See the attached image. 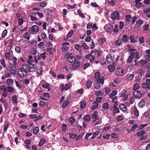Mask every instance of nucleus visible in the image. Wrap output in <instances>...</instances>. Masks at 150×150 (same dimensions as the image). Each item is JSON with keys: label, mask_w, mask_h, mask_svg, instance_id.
<instances>
[{"label": "nucleus", "mask_w": 150, "mask_h": 150, "mask_svg": "<svg viewBox=\"0 0 150 150\" xmlns=\"http://www.w3.org/2000/svg\"><path fill=\"white\" fill-rule=\"evenodd\" d=\"M35 71V66L32 64H23L20 67L18 71V75L21 77H25L27 76L28 73L30 72Z\"/></svg>", "instance_id": "f257e3e1"}, {"label": "nucleus", "mask_w": 150, "mask_h": 150, "mask_svg": "<svg viewBox=\"0 0 150 150\" xmlns=\"http://www.w3.org/2000/svg\"><path fill=\"white\" fill-rule=\"evenodd\" d=\"M39 30V27L37 25H34L30 27L28 31L31 32L33 34H36L38 32Z\"/></svg>", "instance_id": "f03ea898"}, {"label": "nucleus", "mask_w": 150, "mask_h": 150, "mask_svg": "<svg viewBox=\"0 0 150 150\" xmlns=\"http://www.w3.org/2000/svg\"><path fill=\"white\" fill-rule=\"evenodd\" d=\"M142 87L144 89H150V79H146L145 83L142 84Z\"/></svg>", "instance_id": "7ed1b4c3"}, {"label": "nucleus", "mask_w": 150, "mask_h": 150, "mask_svg": "<svg viewBox=\"0 0 150 150\" xmlns=\"http://www.w3.org/2000/svg\"><path fill=\"white\" fill-rule=\"evenodd\" d=\"M113 26L110 24H108L106 25L104 28L105 30L108 33H111L112 31Z\"/></svg>", "instance_id": "20e7f679"}, {"label": "nucleus", "mask_w": 150, "mask_h": 150, "mask_svg": "<svg viewBox=\"0 0 150 150\" xmlns=\"http://www.w3.org/2000/svg\"><path fill=\"white\" fill-rule=\"evenodd\" d=\"M135 53L134 52H130V55L128 57L127 59L126 60V62L127 64H130L133 61V59L135 56Z\"/></svg>", "instance_id": "39448f33"}, {"label": "nucleus", "mask_w": 150, "mask_h": 150, "mask_svg": "<svg viewBox=\"0 0 150 150\" xmlns=\"http://www.w3.org/2000/svg\"><path fill=\"white\" fill-rule=\"evenodd\" d=\"M119 13L116 11L113 12L111 15V18L113 20H118L119 19Z\"/></svg>", "instance_id": "423d86ee"}, {"label": "nucleus", "mask_w": 150, "mask_h": 150, "mask_svg": "<svg viewBox=\"0 0 150 150\" xmlns=\"http://www.w3.org/2000/svg\"><path fill=\"white\" fill-rule=\"evenodd\" d=\"M124 70L122 68H118L115 71L116 74L118 76H121L123 75Z\"/></svg>", "instance_id": "0eeeda50"}, {"label": "nucleus", "mask_w": 150, "mask_h": 150, "mask_svg": "<svg viewBox=\"0 0 150 150\" xmlns=\"http://www.w3.org/2000/svg\"><path fill=\"white\" fill-rule=\"evenodd\" d=\"M133 95L134 96L138 98H141L142 95L140 91L139 90L135 91L133 93Z\"/></svg>", "instance_id": "6e6552de"}, {"label": "nucleus", "mask_w": 150, "mask_h": 150, "mask_svg": "<svg viewBox=\"0 0 150 150\" xmlns=\"http://www.w3.org/2000/svg\"><path fill=\"white\" fill-rule=\"evenodd\" d=\"M16 67L14 65H10V74H15L16 73Z\"/></svg>", "instance_id": "1a4fd4ad"}, {"label": "nucleus", "mask_w": 150, "mask_h": 150, "mask_svg": "<svg viewBox=\"0 0 150 150\" xmlns=\"http://www.w3.org/2000/svg\"><path fill=\"white\" fill-rule=\"evenodd\" d=\"M69 43L68 42H64L62 44L63 46L62 47V50L64 51H67L68 50Z\"/></svg>", "instance_id": "9d476101"}, {"label": "nucleus", "mask_w": 150, "mask_h": 150, "mask_svg": "<svg viewBox=\"0 0 150 150\" xmlns=\"http://www.w3.org/2000/svg\"><path fill=\"white\" fill-rule=\"evenodd\" d=\"M17 59L16 57H12L10 59V64L11 65H14L15 66L16 64V60Z\"/></svg>", "instance_id": "9b49d317"}, {"label": "nucleus", "mask_w": 150, "mask_h": 150, "mask_svg": "<svg viewBox=\"0 0 150 150\" xmlns=\"http://www.w3.org/2000/svg\"><path fill=\"white\" fill-rule=\"evenodd\" d=\"M106 59L108 63H112L113 61V59L111 55L110 54H108L106 57Z\"/></svg>", "instance_id": "f8f14e48"}, {"label": "nucleus", "mask_w": 150, "mask_h": 150, "mask_svg": "<svg viewBox=\"0 0 150 150\" xmlns=\"http://www.w3.org/2000/svg\"><path fill=\"white\" fill-rule=\"evenodd\" d=\"M120 109L123 111H126L127 108L125 105L124 104H121L119 106Z\"/></svg>", "instance_id": "ddd939ff"}, {"label": "nucleus", "mask_w": 150, "mask_h": 150, "mask_svg": "<svg viewBox=\"0 0 150 150\" xmlns=\"http://www.w3.org/2000/svg\"><path fill=\"white\" fill-rule=\"evenodd\" d=\"M9 92V86L7 87L4 88L3 96L4 97H6L7 95V92Z\"/></svg>", "instance_id": "4468645a"}, {"label": "nucleus", "mask_w": 150, "mask_h": 150, "mask_svg": "<svg viewBox=\"0 0 150 150\" xmlns=\"http://www.w3.org/2000/svg\"><path fill=\"white\" fill-rule=\"evenodd\" d=\"M122 40L124 42H127L129 40V38L126 35H124L122 36Z\"/></svg>", "instance_id": "2eb2a0df"}, {"label": "nucleus", "mask_w": 150, "mask_h": 150, "mask_svg": "<svg viewBox=\"0 0 150 150\" xmlns=\"http://www.w3.org/2000/svg\"><path fill=\"white\" fill-rule=\"evenodd\" d=\"M5 74H6L5 77L4 76L2 77V79H3L5 78H8L9 76V70L8 69V68H7L6 70L5 71Z\"/></svg>", "instance_id": "dca6fc26"}, {"label": "nucleus", "mask_w": 150, "mask_h": 150, "mask_svg": "<svg viewBox=\"0 0 150 150\" xmlns=\"http://www.w3.org/2000/svg\"><path fill=\"white\" fill-rule=\"evenodd\" d=\"M141 0H135L134 3L135 4V6L136 8H139L142 5V3L140 2Z\"/></svg>", "instance_id": "f3484780"}, {"label": "nucleus", "mask_w": 150, "mask_h": 150, "mask_svg": "<svg viewBox=\"0 0 150 150\" xmlns=\"http://www.w3.org/2000/svg\"><path fill=\"white\" fill-rule=\"evenodd\" d=\"M107 68L109 70V71L110 72H113L115 69V66L113 65H111L108 66Z\"/></svg>", "instance_id": "a211bd4d"}, {"label": "nucleus", "mask_w": 150, "mask_h": 150, "mask_svg": "<svg viewBox=\"0 0 150 150\" xmlns=\"http://www.w3.org/2000/svg\"><path fill=\"white\" fill-rule=\"evenodd\" d=\"M98 112L97 111H95L93 113L92 116V118L93 119H95L93 121H96V118L98 117Z\"/></svg>", "instance_id": "6ab92c4d"}, {"label": "nucleus", "mask_w": 150, "mask_h": 150, "mask_svg": "<svg viewBox=\"0 0 150 150\" xmlns=\"http://www.w3.org/2000/svg\"><path fill=\"white\" fill-rule=\"evenodd\" d=\"M80 65V63L78 61H76L73 64V67L75 69L79 67Z\"/></svg>", "instance_id": "aec40b11"}, {"label": "nucleus", "mask_w": 150, "mask_h": 150, "mask_svg": "<svg viewBox=\"0 0 150 150\" xmlns=\"http://www.w3.org/2000/svg\"><path fill=\"white\" fill-rule=\"evenodd\" d=\"M11 99L13 103H18V98L16 95H15L11 97Z\"/></svg>", "instance_id": "412c9836"}, {"label": "nucleus", "mask_w": 150, "mask_h": 150, "mask_svg": "<svg viewBox=\"0 0 150 150\" xmlns=\"http://www.w3.org/2000/svg\"><path fill=\"white\" fill-rule=\"evenodd\" d=\"M146 103L143 100H141L139 103V106L140 108L144 107L145 106Z\"/></svg>", "instance_id": "4be33fe9"}, {"label": "nucleus", "mask_w": 150, "mask_h": 150, "mask_svg": "<svg viewBox=\"0 0 150 150\" xmlns=\"http://www.w3.org/2000/svg\"><path fill=\"white\" fill-rule=\"evenodd\" d=\"M134 75V74H128L126 76V78L129 81H130L133 79Z\"/></svg>", "instance_id": "5701e85b"}, {"label": "nucleus", "mask_w": 150, "mask_h": 150, "mask_svg": "<svg viewBox=\"0 0 150 150\" xmlns=\"http://www.w3.org/2000/svg\"><path fill=\"white\" fill-rule=\"evenodd\" d=\"M145 133L144 131L142 130L137 132V134L138 137H142L144 136Z\"/></svg>", "instance_id": "b1692460"}, {"label": "nucleus", "mask_w": 150, "mask_h": 150, "mask_svg": "<svg viewBox=\"0 0 150 150\" xmlns=\"http://www.w3.org/2000/svg\"><path fill=\"white\" fill-rule=\"evenodd\" d=\"M84 120L87 122L91 120V116L89 115H85L83 117Z\"/></svg>", "instance_id": "393cba45"}, {"label": "nucleus", "mask_w": 150, "mask_h": 150, "mask_svg": "<svg viewBox=\"0 0 150 150\" xmlns=\"http://www.w3.org/2000/svg\"><path fill=\"white\" fill-rule=\"evenodd\" d=\"M67 60L70 63H72L76 60L75 58L73 56L68 57Z\"/></svg>", "instance_id": "a878e982"}, {"label": "nucleus", "mask_w": 150, "mask_h": 150, "mask_svg": "<svg viewBox=\"0 0 150 150\" xmlns=\"http://www.w3.org/2000/svg\"><path fill=\"white\" fill-rule=\"evenodd\" d=\"M69 103V100L68 99L67 100H65V101L63 103V104L62 105V108H64L66 107L68 105Z\"/></svg>", "instance_id": "bb28decb"}, {"label": "nucleus", "mask_w": 150, "mask_h": 150, "mask_svg": "<svg viewBox=\"0 0 150 150\" xmlns=\"http://www.w3.org/2000/svg\"><path fill=\"white\" fill-rule=\"evenodd\" d=\"M106 41L105 38H101L98 40L99 45H101L103 44Z\"/></svg>", "instance_id": "cd10ccee"}, {"label": "nucleus", "mask_w": 150, "mask_h": 150, "mask_svg": "<svg viewBox=\"0 0 150 150\" xmlns=\"http://www.w3.org/2000/svg\"><path fill=\"white\" fill-rule=\"evenodd\" d=\"M6 59L9 60V50H6L5 53Z\"/></svg>", "instance_id": "c85d7f7f"}, {"label": "nucleus", "mask_w": 150, "mask_h": 150, "mask_svg": "<svg viewBox=\"0 0 150 150\" xmlns=\"http://www.w3.org/2000/svg\"><path fill=\"white\" fill-rule=\"evenodd\" d=\"M52 12V10L50 8H48L45 10V13H46V15L49 16L50 15V13Z\"/></svg>", "instance_id": "c756f323"}, {"label": "nucleus", "mask_w": 150, "mask_h": 150, "mask_svg": "<svg viewBox=\"0 0 150 150\" xmlns=\"http://www.w3.org/2000/svg\"><path fill=\"white\" fill-rule=\"evenodd\" d=\"M134 36L133 35H130L129 36L130 40L131 42L133 43H135L136 42V40L134 39Z\"/></svg>", "instance_id": "7c9ffc66"}, {"label": "nucleus", "mask_w": 150, "mask_h": 150, "mask_svg": "<svg viewBox=\"0 0 150 150\" xmlns=\"http://www.w3.org/2000/svg\"><path fill=\"white\" fill-rule=\"evenodd\" d=\"M77 12L79 15L82 18H85V16L83 15L82 12L79 9L77 10Z\"/></svg>", "instance_id": "2f4dec72"}, {"label": "nucleus", "mask_w": 150, "mask_h": 150, "mask_svg": "<svg viewBox=\"0 0 150 150\" xmlns=\"http://www.w3.org/2000/svg\"><path fill=\"white\" fill-rule=\"evenodd\" d=\"M92 105V109H95L97 108L98 105V104L96 101H94L93 102Z\"/></svg>", "instance_id": "473e14b6"}, {"label": "nucleus", "mask_w": 150, "mask_h": 150, "mask_svg": "<svg viewBox=\"0 0 150 150\" xmlns=\"http://www.w3.org/2000/svg\"><path fill=\"white\" fill-rule=\"evenodd\" d=\"M139 125L137 124H135L132 127L131 129V131H135V129L139 127Z\"/></svg>", "instance_id": "72a5a7b5"}, {"label": "nucleus", "mask_w": 150, "mask_h": 150, "mask_svg": "<svg viewBox=\"0 0 150 150\" xmlns=\"http://www.w3.org/2000/svg\"><path fill=\"white\" fill-rule=\"evenodd\" d=\"M33 133L34 134H37L39 132V127H36L35 128L33 129Z\"/></svg>", "instance_id": "f704fd0d"}, {"label": "nucleus", "mask_w": 150, "mask_h": 150, "mask_svg": "<svg viewBox=\"0 0 150 150\" xmlns=\"http://www.w3.org/2000/svg\"><path fill=\"white\" fill-rule=\"evenodd\" d=\"M30 34L28 32H26L25 34V35L23 37L25 39H26L28 40H29L30 38Z\"/></svg>", "instance_id": "c9c22d12"}, {"label": "nucleus", "mask_w": 150, "mask_h": 150, "mask_svg": "<svg viewBox=\"0 0 150 150\" xmlns=\"http://www.w3.org/2000/svg\"><path fill=\"white\" fill-rule=\"evenodd\" d=\"M134 113L137 117L139 115V111L136 107H134Z\"/></svg>", "instance_id": "e433bc0d"}, {"label": "nucleus", "mask_w": 150, "mask_h": 150, "mask_svg": "<svg viewBox=\"0 0 150 150\" xmlns=\"http://www.w3.org/2000/svg\"><path fill=\"white\" fill-rule=\"evenodd\" d=\"M97 81L99 83H102V85H103L104 83V78H99L96 79Z\"/></svg>", "instance_id": "4c0bfd02"}, {"label": "nucleus", "mask_w": 150, "mask_h": 150, "mask_svg": "<svg viewBox=\"0 0 150 150\" xmlns=\"http://www.w3.org/2000/svg\"><path fill=\"white\" fill-rule=\"evenodd\" d=\"M86 105V101L85 100H83L81 102L80 108H84Z\"/></svg>", "instance_id": "58836bf2"}, {"label": "nucleus", "mask_w": 150, "mask_h": 150, "mask_svg": "<svg viewBox=\"0 0 150 150\" xmlns=\"http://www.w3.org/2000/svg\"><path fill=\"white\" fill-rule=\"evenodd\" d=\"M84 132H82L81 134H79L76 137L75 140H79L81 138H82L83 137V136L84 135Z\"/></svg>", "instance_id": "ea45409f"}, {"label": "nucleus", "mask_w": 150, "mask_h": 150, "mask_svg": "<svg viewBox=\"0 0 150 150\" xmlns=\"http://www.w3.org/2000/svg\"><path fill=\"white\" fill-rule=\"evenodd\" d=\"M92 84V82L90 81H87L86 83V87L88 89L90 88Z\"/></svg>", "instance_id": "a19ab883"}, {"label": "nucleus", "mask_w": 150, "mask_h": 150, "mask_svg": "<svg viewBox=\"0 0 150 150\" xmlns=\"http://www.w3.org/2000/svg\"><path fill=\"white\" fill-rule=\"evenodd\" d=\"M109 104L107 103H104L103 105L102 108L103 109H108V108Z\"/></svg>", "instance_id": "79ce46f5"}, {"label": "nucleus", "mask_w": 150, "mask_h": 150, "mask_svg": "<svg viewBox=\"0 0 150 150\" xmlns=\"http://www.w3.org/2000/svg\"><path fill=\"white\" fill-rule=\"evenodd\" d=\"M47 3L44 1H41L40 4V6L42 8L45 7L47 6Z\"/></svg>", "instance_id": "37998d69"}, {"label": "nucleus", "mask_w": 150, "mask_h": 150, "mask_svg": "<svg viewBox=\"0 0 150 150\" xmlns=\"http://www.w3.org/2000/svg\"><path fill=\"white\" fill-rule=\"evenodd\" d=\"M139 87V85L137 83H135L134 85V87L133 90L134 91H137L136 90Z\"/></svg>", "instance_id": "c03bdc74"}, {"label": "nucleus", "mask_w": 150, "mask_h": 150, "mask_svg": "<svg viewBox=\"0 0 150 150\" xmlns=\"http://www.w3.org/2000/svg\"><path fill=\"white\" fill-rule=\"evenodd\" d=\"M102 52L101 51H98V50H96L94 51V53L95 55L97 54L98 57L100 56Z\"/></svg>", "instance_id": "a18cd8bd"}, {"label": "nucleus", "mask_w": 150, "mask_h": 150, "mask_svg": "<svg viewBox=\"0 0 150 150\" xmlns=\"http://www.w3.org/2000/svg\"><path fill=\"white\" fill-rule=\"evenodd\" d=\"M73 30H71L68 33L67 35V37L68 38H69L73 34Z\"/></svg>", "instance_id": "49530a36"}, {"label": "nucleus", "mask_w": 150, "mask_h": 150, "mask_svg": "<svg viewBox=\"0 0 150 150\" xmlns=\"http://www.w3.org/2000/svg\"><path fill=\"white\" fill-rule=\"evenodd\" d=\"M45 140L44 139H42L40 140V141L38 144L39 146H42L44 144L45 142Z\"/></svg>", "instance_id": "de8ad7c7"}, {"label": "nucleus", "mask_w": 150, "mask_h": 150, "mask_svg": "<svg viewBox=\"0 0 150 150\" xmlns=\"http://www.w3.org/2000/svg\"><path fill=\"white\" fill-rule=\"evenodd\" d=\"M117 92L115 90H113L112 92L110 94V98L113 97L114 96L117 94Z\"/></svg>", "instance_id": "09e8293b"}, {"label": "nucleus", "mask_w": 150, "mask_h": 150, "mask_svg": "<svg viewBox=\"0 0 150 150\" xmlns=\"http://www.w3.org/2000/svg\"><path fill=\"white\" fill-rule=\"evenodd\" d=\"M33 62V59L32 56L30 55L29 56V59L28 60V63L31 64V62Z\"/></svg>", "instance_id": "8fccbe9b"}, {"label": "nucleus", "mask_w": 150, "mask_h": 150, "mask_svg": "<svg viewBox=\"0 0 150 150\" xmlns=\"http://www.w3.org/2000/svg\"><path fill=\"white\" fill-rule=\"evenodd\" d=\"M62 129L63 131L66 132L67 129V126L66 124H63L62 125Z\"/></svg>", "instance_id": "3c124183"}, {"label": "nucleus", "mask_w": 150, "mask_h": 150, "mask_svg": "<svg viewBox=\"0 0 150 150\" xmlns=\"http://www.w3.org/2000/svg\"><path fill=\"white\" fill-rule=\"evenodd\" d=\"M149 25L148 24H146L144 25L143 26V28H144V31H147L149 30Z\"/></svg>", "instance_id": "603ef678"}, {"label": "nucleus", "mask_w": 150, "mask_h": 150, "mask_svg": "<svg viewBox=\"0 0 150 150\" xmlns=\"http://www.w3.org/2000/svg\"><path fill=\"white\" fill-rule=\"evenodd\" d=\"M15 50L18 53H20L21 52V48L20 47H16L15 48Z\"/></svg>", "instance_id": "864d4df0"}, {"label": "nucleus", "mask_w": 150, "mask_h": 150, "mask_svg": "<svg viewBox=\"0 0 150 150\" xmlns=\"http://www.w3.org/2000/svg\"><path fill=\"white\" fill-rule=\"evenodd\" d=\"M95 79H98L100 77V74L98 72H96L95 73Z\"/></svg>", "instance_id": "5fc2aeb1"}, {"label": "nucleus", "mask_w": 150, "mask_h": 150, "mask_svg": "<svg viewBox=\"0 0 150 150\" xmlns=\"http://www.w3.org/2000/svg\"><path fill=\"white\" fill-rule=\"evenodd\" d=\"M120 111L118 108H114L113 111V112L114 113H119Z\"/></svg>", "instance_id": "6e6d98bb"}, {"label": "nucleus", "mask_w": 150, "mask_h": 150, "mask_svg": "<svg viewBox=\"0 0 150 150\" xmlns=\"http://www.w3.org/2000/svg\"><path fill=\"white\" fill-rule=\"evenodd\" d=\"M43 71V69L41 68L37 69V73L40 75L41 74Z\"/></svg>", "instance_id": "4d7b16f0"}, {"label": "nucleus", "mask_w": 150, "mask_h": 150, "mask_svg": "<svg viewBox=\"0 0 150 150\" xmlns=\"http://www.w3.org/2000/svg\"><path fill=\"white\" fill-rule=\"evenodd\" d=\"M69 137L71 138L74 139L75 138H76L77 136L76 134H74L71 133H69Z\"/></svg>", "instance_id": "13d9d810"}, {"label": "nucleus", "mask_w": 150, "mask_h": 150, "mask_svg": "<svg viewBox=\"0 0 150 150\" xmlns=\"http://www.w3.org/2000/svg\"><path fill=\"white\" fill-rule=\"evenodd\" d=\"M67 9L70 10L71 9H73L75 8L74 5H71L69 4H67Z\"/></svg>", "instance_id": "bf43d9fd"}, {"label": "nucleus", "mask_w": 150, "mask_h": 150, "mask_svg": "<svg viewBox=\"0 0 150 150\" xmlns=\"http://www.w3.org/2000/svg\"><path fill=\"white\" fill-rule=\"evenodd\" d=\"M50 84L49 83H46V84H43L42 85V87L43 88H48L50 86Z\"/></svg>", "instance_id": "052dcab7"}, {"label": "nucleus", "mask_w": 150, "mask_h": 150, "mask_svg": "<svg viewBox=\"0 0 150 150\" xmlns=\"http://www.w3.org/2000/svg\"><path fill=\"white\" fill-rule=\"evenodd\" d=\"M147 125V124L141 125L139 127V130H141Z\"/></svg>", "instance_id": "680f3d73"}, {"label": "nucleus", "mask_w": 150, "mask_h": 150, "mask_svg": "<svg viewBox=\"0 0 150 150\" xmlns=\"http://www.w3.org/2000/svg\"><path fill=\"white\" fill-rule=\"evenodd\" d=\"M122 43V41L121 40L118 39L115 42V45L118 46H120Z\"/></svg>", "instance_id": "e2e57ef3"}, {"label": "nucleus", "mask_w": 150, "mask_h": 150, "mask_svg": "<svg viewBox=\"0 0 150 150\" xmlns=\"http://www.w3.org/2000/svg\"><path fill=\"white\" fill-rule=\"evenodd\" d=\"M9 126L8 123H5L4 124V129L5 132H6Z\"/></svg>", "instance_id": "0e129e2a"}, {"label": "nucleus", "mask_w": 150, "mask_h": 150, "mask_svg": "<svg viewBox=\"0 0 150 150\" xmlns=\"http://www.w3.org/2000/svg\"><path fill=\"white\" fill-rule=\"evenodd\" d=\"M139 62L143 65H144L146 64L147 63V62L145 60L142 59L139 61Z\"/></svg>", "instance_id": "69168bd1"}, {"label": "nucleus", "mask_w": 150, "mask_h": 150, "mask_svg": "<svg viewBox=\"0 0 150 150\" xmlns=\"http://www.w3.org/2000/svg\"><path fill=\"white\" fill-rule=\"evenodd\" d=\"M24 20L22 18H20L18 20V24L19 25H21L23 23Z\"/></svg>", "instance_id": "338daca9"}, {"label": "nucleus", "mask_w": 150, "mask_h": 150, "mask_svg": "<svg viewBox=\"0 0 150 150\" xmlns=\"http://www.w3.org/2000/svg\"><path fill=\"white\" fill-rule=\"evenodd\" d=\"M85 49H88L89 48V47L85 43H83L81 45Z\"/></svg>", "instance_id": "774afa93"}]
</instances>
